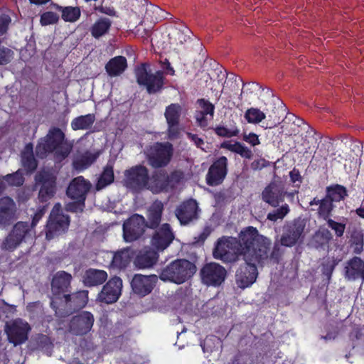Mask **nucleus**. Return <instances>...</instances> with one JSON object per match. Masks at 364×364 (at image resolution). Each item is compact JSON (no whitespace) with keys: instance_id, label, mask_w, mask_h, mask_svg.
Returning a JSON list of instances; mask_svg holds the SVG:
<instances>
[{"instance_id":"4d7b16f0","label":"nucleus","mask_w":364,"mask_h":364,"mask_svg":"<svg viewBox=\"0 0 364 364\" xmlns=\"http://www.w3.org/2000/svg\"><path fill=\"white\" fill-rule=\"evenodd\" d=\"M14 53L12 50L4 46H0V65L9 63L14 58Z\"/></svg>"},{"instance_id":"f704fd0d","label":"nucleus","mask_w":364,"mask_h":364,"mask_svg":"<svg viewBox=\"0 0 364 364\" xmlns=\"http://www.w3.org/2000/svg\"><path fill=\"white\" fill-rule=\"evenodd\" d=\"M50 6L57 11H61V18L65 22L74 23L81 16V11L78 6H62L52 1Z\"/></svg>"},{"instance_id":"473e14b6","label":"nucleus","mask_w":364,"mask_h":364,"mask_svg":"<svg viewBox=\"0 0 364 364\" xmlns=\"http://www.w3.org/2000/svg\"><path fill=\"white\" fill-rule=\"evenodd\" d=\"M105 68L109 76H119L127 68V58L122 55H117L114 58H112L106 63Z\"/></svg>"},{"instance_id":"a211bd4d","label":"nucleus","mask_w":364,"mask_h":364,"mask_svg":"<svg viewBox=\"0 0 364 364\" xmlns=\"http://www.w3.org/2000/svg\"><path fill=\"white\" fill-rule=\"evenodd\" d=\"M228 160L226 156H221L213 161L205 176L206 183L210 186L221 184L228 174Z\"/></svg>"},{"instance_id":"680f3d73","label":"nucleus","mask_w":364,"mask_h":364,"mask_svg":"<svg viewBox=\"0 0 364 364\" xmlns=\"http://www.w3.org/2000/svg\"><path fill=\"white\" fill-rule=\"evenodd\" d=\"M95 11L109 16H116L117 11L113 6H95L94 7Z\"/></svg>"},{"instance_id":"4c0bfd02","label":"nucleus","mask_w":364,"mask_h":364,"mask_svg":"<svg viewBox=\"0 0 364 364\" xmlns=\"http://www.w3.org/2000/svg\"><path fill=\"white\" fill-rule=\"evenodd\" d=\"M95 119L94 114L78 116L72 120L71 128L74 131L88 129L92 127Z\"/></svg>"},{"instance_id":"79ce46f5","label":"nucleus","mask_w":364,"mask_h":364,"mask_svg":"<svg viewBox=\"0 0 364 364\" xmlns=\"http://www.w3.org/2000/svg\"><path fill=\"white\" fill-rule=\"evenodd\" d=\"M98 156L99 153L86 151L79 159L75 161L74 166L76 168L85 169L95 162Z\"/></svg>"},{"instance_id":"ea45409f","label":"nucleus","mask_w":364,"mask_h":364,"mask_svg":"<svg viewBox=\"0 0 364 364\" xmlns=\"http://www.w3.org/2000/svg\"><path fill=\"white\" fill-rule=\"evenodd\" d=\"M326 196L332 203L343 200L347 196V191L345 187L341 185H334L326 188Z\"/></svg>"},{"instance_id":"e2e57ef3","label":"nucleus","mask_w":364,"mask_h":364,"mask_svg":"<svg viewBox=\"0 0 364 364\" xmlns=\"http://www.w3.org/2000/svg\"><path fill=\"white\" fill-rule=\"evenodd\" d=\"M270 165V162L264 159H259L253 161L251 164V168L254 171H259Z\"/></svg>"},{"instance_id":"2eb2a0df","label":"nucleus","mask_w":364,"mask_h":364,"mask_svg":"<svg viewBox=\"0 0 364 364\" xmlns=\"http://www.w3.org/2000/svg\"><path fill=\"white\" fill-rule=\"evenodd\" d=\"M37 185L40 186L38 200L41 203H46L56 193L57 176L49 171H40L36 176Z\"/></svg>"},{"instance_id":"6e6d98bb","label":"nucleus","mask_w":364,"mask_h":364,"mask_svg":"<svg viewBox=\"0 0 364 364\" xmlns=\"http://www.w3.org/2000/svg\"><path fill=\"white\" fill-rule=\"evenodd\" d=\"M75 201L69 202L65 205V210L71 213H82L85 207V200L73 199Z\"/></svg>"},{"instance_id":"09e8293b","label":"nucleus","mask_w":364,"mask_h":364,"mask_svg":"<svg viewBox=\"0 0 364 364\" xmlns=\"http://www.w3.org/2000/svg\"><path fill=\"white\" fill-rule=\"evenodd\" d=\"M289 212V208L288 205L284 204L281 205L277 209L269 212L267 215V219L272 222H276L278 220L283 219Z\"/></svg>"},{"instance_id":"dca6fc26","label":"nucleus","mask_w":364,"mask_h":364,"mask_svg":"<svg viewBox=\"0 0 364 364\" xmlns=\"http://www.w3.org/2000/svg\"><path fill=\"white\" fill-rule=\"evenodd\" d=\"M122 228L124 240L131 242L139 239L148 227L144 217L136 213L124 222Z\"/></svg>"},{"instance_id":"7c9ffc66","label":"nucleus","mask_w":364,"mask_h":364,"mask_svg":"<svg viewBox=\"0 0 364 364\" xmlns=\"http://www.w3.org/2000/svg\"><path fill=\"white\" fill-rule=\"evenodd\" d=\"M332 239V233L328 229L320 228L308 242V246L316 250H325Z\"/></svg>"},{"instance_id":"20e7f679","label":"nucleus","mask_w":364,"mask_h":364,"mask_svg":"<svg viewBox=\"0 0 364 364\" xmlns=\"http://www.w3.org/2000/svg\"><path fill=\"white\" fill-rule=\"evenodd\" d=\"M196 272V266L186 259H176L161 269L159 277L163 282L181 284Z\"/></svg>"},{"instance_id":"864d4df0","label":"nucleus","mask_w":364,"mask_h":364,"mask_svg":"<svg viewBox=\"0 0 364 364\" xmlns=\"http://www.w3.org/2000/svg\"><path fill=\"white\" fill-rule=\"evenodd\" d=\"M26 309L27 312L33 316H42L44 314L43 304L40 301L28 303Z\"/></svg>"},{"instance_id":"aec40b11","label":"nucleus","mask_w":364,"mask_h":364,"mask_svg":"<svg viewBox=\"0 0 364 364\" xmlns=\"http://www.w3.org/2000/svg\"><path fill=\"white\" fill-rule=\"evenodd\" d=\"M159 277L156 274L143 275L136 274L131 281L132 291L141 297L145 296L152 291Z\"/></svg>"},{"instance_id":"393cba45","label":"nucleus","mask_w":364,"mask_h":364,"mask_svg":"<svg viewBox=\"0 0 364 364\" xmlns=\"http://www.w3.org/2000/svg\"><path fill=\"white\" fill-rule=\"evenodd\" d=\"M90 188V181L85 180L83 176H77L74 178L69 183L66 194L71 199L86 200Z\"/></svg>"},{"instance_id":"052dcab7","label":"nucleus","mask_w":364,"mask_h":364,"mask_svg":"<svg viewBox=\"0 0 364 364\" xmlns=\"http://www.w3.org/2000/svg\"><path fill=\"white\" fill-rule=\"evenodd\" d=\"M242 140L252 146L260 144V141L257 134L253 132L249 134L244 133Z\"/></svg>"},{"instance_id":"774afa93","label":"nucleus","mask_w":364,"mask_h":364,"mask_svg":"<svg viewBox=\"0 0 364 364\" xmlns=\"http://www.w3.org/2000/svg\"><path fill=\"white\" fill-rule=\"evenodd\" d=\"M45 212H46V208L45 207L40 208H38L37 210V211L35 213V214H34V215L33 217L31 224L30 225L32 228L37 225L38 221L42 218V217L44 215Z\"/></svg>"},{"instance_id":"de8ad7c7","label":"nucleus","mask_w":364,"mask_h":364,"mask_svg":"<svg viewBox=\"0 0 364 364\" xmlns=\"http://www.w3.org/2000/svg\"><path fill=\"white\" fill-rule=\"evenodd\" d=\"M22 164L28 172L32 173L36 169L38 162L36 160L33 152L24 153L22 155Z\"/></svg>"},{"instance_id":"3c124183","label":"nucleus","mask_w":364,"mask_h":364,"mask_svg":"<svg viewBox=\"0 0 364 364\" xmlns=\"http://www.w3.org/2000/svg\"><path fill=\"white\" fill-rule=\"evenodd\" d=\"M59 16L53 11H45L40 17V23L43 26L56 24L59 21Z\"/></svg>"},{"instance_id":"4be33fe9","label":"nucleus","mask_w":364,"mask_h":364,"mask_svg":"<svg viewBox=\"0 0 364 364\" xmlns=\"http://www.w3.org/2000/svg\"><path fill=\"white\" fill-rule=\"evenodd\" d=\"M155 230L151 244L157 251H164L172 243L175 238L174 233L168 223H164Z\"/></svg>"},{"instance_id":"412c9836","label":"nucleus","mask_w":364,"mask_h":364,"mask_svg":"<svg viewBox=\"0 0 364 364\" xmlns=\"http://www.w3.org/2000/svg\"><path fill=\"white\" fill-rule=\"evenodd\" d=\"M122 288V280L115 276L103 286L98 294L97 300L107 304L115 303L121 295Z\"/></svg>"},{"instance_id":"f3484780","label":"nucleus","mask_w":364,"mask_h":364,"mask_svg":"<svg viewBox=\"0 0 364 364\" xmlns=\"http://www.w3.org/2000/svg\"><path fill=\"white\" fill-rule=\"evenodd\" d=\"M93 314L87 311H83L73 316L69 322V331L75 336H85L90 332L94 325Z\"/></svg>"},{"instance_id":"c756f323","label":"nucleus","mask_w":364,"mask_h":364,"mask_svg":"<svg viewBox=\"0 0 364 364\" xmlns=\"http://www.w3.org/2000/svg\"><path fill=\"white\" fill-rule=\"evenodd\" d=\"M159 253L151 248L140 250L134 259V264L138 269L152 267L158 261Z\"/></svg>"},{"instance_id":"37998d69","label":"nucleus","mask_w":364,"mask_h":364,"mask_svg":"<svg viewBox=\"0 0 364 364\" xmlns=\"http://www.w3.org/2000/svg\"><path fill=\"white\" fill-rule=\"evenodd\" d=\"M364 235L361 230H353L350 235V247L355 254L359 255L363 251Z\"/></svg>"},{"instance_id":"9b49d317","label":"nucleus","mask_w":364,"mask_h":364,"mask_svg":"<svg viewBox=\"0 0 364 364\" xmlns=\"http://www.w3.org/2000/svg\"><path fill=\"white\" fill-rule=\"evenodd\" d=\"M72 275L65 271H58L51 281L50 307L53 309L64 296L70 292Z\"/></svg>"},{"instance_id":"6e6552de","label":"nucleus","mask_w":364,"mask_h":364,"mask_svg":"<svg viewBox=\"0 0 364 364\" xmlns=\"http://www.w3.org/2000/svg\"><path fill=\"white\" fill-rule=\"evenodd\" d=\"M149 181L148 168L142 164H137L124 171L122 183L130 191L139 193L148 189Z\"/></svg>"},{"instance_id":"603ef678","label":"nucleus","mask_w":364,"mask_h":364,"mask_svg":"<svg viewBox=\"0 0 364 364\" xmlns=\"http://www.w3.org/2000/svg\"><path fill=\"white\" fill-rule=\"evenodd\" d=\"M214 132L219 136L230 138L237 136L240 133V130L237 127L228 129L224 126L219 125L214 128Z\"/></svg>"},{"instance_id":"f03ea898","label":"nucleus","mask_w":364,"mask_h":364,"mask_svg":"<svg viewBox=\"0 0 364 364\" xmlns=\"http://www.w3.org/2000/svg\"><path fill=\"white\" fill-rule=\"evenodd\" d=\"M72 146L65 142V136L58 127H51L48 134L38 140L36 146L38 158L46 159L49 154H53L55 160L62 161L70 154Z\"/></svg>"},{"instance_id":"8fccbe9b","label":"nucleus","mask_w":364,"mask_h":364,"mask_svg":"<svg viewBox=\"0 0 364 364\" xmlns=\"http://www.w3.org/2000/svg\"><path fill=\"white\" fill-rule=\"evenodd\" d=\"M3 178L9 186H21L24 182L23 173L20 170L13 173L7 174Z\"/></svg>"},{"instance_id":"bb28decb","label":"nucleus","mask_w":364,"mask_h":364,"mask_svg":"<svg viewBox=\"0 0 364 364\" xmlns=\"http://www.w3.org/2000/svg\"><path fill=\"white\" fill-rule=\"evenodd\" d=\"M16 212V203L9 197L0 198V228H5L10 225L15 219Z\"/></svg>"},{"instance_id":"b1692460","label":"nucleus","mask_w":364,"mask_h":364,"mask_svg":"<svg viewBox=\"0 0 364 364\" xmlns=\"http://www.w3.org/2000/svg\"><path fill=\"white\" fill-rule=\"evenodd\" d=\"M177 173L173 171L169 176L164 170L154 171L150 176L148 190L154 193H159L167 191L170 187L171 179L176 176Z\"/></svg>"},{"instance_id":"9d476101","label":"nucleus","mask_w":364,"mask_h":364,"mask_svg":"<svg viewBox=\"0 0 364 364\" xmlns=\"http://www.w3.org/2000/svg\"><path fill=\"white\" fill-rule=\"evenodd\" d=\"M31 330L30 324L21 318L6 321L4 326L7 340L14 346L24 343L28 339V333Z\"/></svg>"},{"instance_id":"ddd939ff","label":"nucleus","mask_w":364,"mask_h":364,"mask_svg":"<svg viewBox=\"0 0 364 364\" xmlns=\"http://www.w3.org/2000/svg\"><path fill=\"white\" fill-rule=\"evenodd\" d=\"M70 225V217L62 213L60 203H56L49 217L46 228V238L50 240L55 235L65 232Z\"/></svg>"},{"instance_id":"7ed1b4c3","label":"nucleus","mask_w":364,"mask_h":364,"mask_svg":"<svg viewBox=\"0 0 364 364\" xmlns=\"http://www.w3.org/2000/svg\"><path fill=\"white\" fill-rule=\"evenodd\" d=\"M267 246L265 245L262 237L254 244V247H250V253L253 255L255 259L252 261L244 259L245 262L236 271L235 280L240 288L245 289L255 283L258 275L257 265L263 267L267 259Z\"/></svg>"},{"instance_id":"bf43d9fd","label":"nucleus","mask_w":364,"mask_h":364,"mask_svg":"<svg viewBox=\"0 0 364 364\" xmlns=\"http://www.w3.org/2000/svg\"><path fill=\"white\" fill-rule=\"evenodd\" d=\"M243 145L239 141H235L234 144H231L230 141H224L221 144L220 147L239 154Z\"/></svg>"},{"instance_id":"69168bd1","label":"nucleus","mask_w":364,"mask_h":364,"mask_svg":"<svg viewBox=\"0 0 364 364\" xmlns=\"http://www.w3.org/2000/svg\"><path fill=\"white\" fill-rule=\"evenodd\" d=\"M186 136L188 139H190L192 142L194 143V144L198 147L201 149L202 150H204L203 148V146L204 145V140L199 137L198 134H193L191 132H187Z\"/></svg>"},{"instance_id":"e433bc0d","label":"nucleus","mask_w":364,"mask_h":364,"mask_svg":"<svg viewBox=\"0 0 364 364\" xmlns=\"http://www.w3.org/2000/svg\"><path fill=\"white\" fill-rule=\"evenodd\" d=\"M114 164L109 161L103 168L102 172L98 178L96 188L101 190L114 182Z\"/></svg>"},{"instance_id":"c03bdc74","label":"nucleus","mask_w":364,"mask_h":364,"mask_svg":"<svg viewBox=\"0 0 364 364\" xmlns=\"http://www.w3.org/2000/svg\"><path fill=\"white\" fill-rule=\"evenodd\" d=\"M341 261L340 258L328 257L321 264L322 274L326 277L328 282L331 280L335 267Z\"/></svg>"},{"instance_id":"a19ab883","label":"nucleus","mask_w":364,"mask_h":364,"mask_svg":"<svg viewBox=\"0 0 364 364\" xmlns=\"http://www.w3.org/2000/svg\"><path fill=\"white\" fill-rule=\"evenodd\" d=\"M259 237H262L264 240V242L265 245L267 246V259L265 260V264L268 262H272L273 264H278L282 255L281 248L279 245H274L272 248V252L269 253L271 242L269 240L267 237L259 235L258 233Z\"/></svg>"},{"instance_id":"72a5a7b5","label":"nucleus","mask_w":364,"mask_h":364,"mask_svg":"<svg viewBox=\"0 0 364 364\" xmlns=\"http://www.w3.org/2000/svg\"><path fill=\"white\" fill-rule=\"evenodd\" d=\"M107 279V273L105 270L90 268L85 272L84 284L87 287L102 284Z\"/></svg>"},{"instance_id":"58836bf2","label":"nucleus","mask_w":364,"mask_h":364,"mask_svg":"<svg viewBox=\"0 0 364 364\" xmlns=\"http://www.w3.org/2000/svg\"><path fill=\"white\" fill-rule=\"evenodd\" d=\"M181 106L178 103H172L166 107L164 117L167 124H179L181 114Z\"/></svg>"},{"instance_id":"338daca9","label":"nucleus","mask_w":364,"mask_h":364,"mask_svg":"<svg viewBox=\"0 0 364 364\" xmlns=\"http://www.w3.org/2000/svg\"><path fill=\"white\" fill-rule=\"evenodd\" d=\"M10 22L11 18L9 16L4 15L0 16V36L6 32Z\"/></svg>"},{"instance_id":"5701e85b","label":"nucleus","mask_w":364,"mask_h":364,"mask_svg":"<svg viewBox=\"0 0 364 364\" xmlns=\"http://www.w3.org/2000/svg\"><path fill=\"white\" fill-rule=\"evenodd\" d=\"M287 191L282 183L272 182L264 188L262 199L272 207L276 208L284 200Z\"/></svg>"},{"instance_id":"2f4dec72","label":"nucleus","mask_w":364,"mask_h":364,"mask_svg":"<svg viewBox=\"0 0 364 364\" xmlns=\"http://www.w3.org/2000/svg\"><path fill=\"white\" fill-rule=\"evenodd\" d=\"M164 204L161 200H156L152 203L147 210V227L150 229H156L159 227L161 221Z\"/></svg>"},{"instance_id":"0eeeda50","label":"nucleus","mask_w":364,"mask_h":364,"mask_svg":"<svg viewBox=\"0 0 364 364\" xmlns=\"http://www.w3.org/2000/svg\"><path fill=\"white\" fill-rule=\"evenodd\" d=\"M88 302V291L69 292L53 309L58 317L65 318L83 309Z\"/></svg>"},{"instance_id":"a878e982","label":"nucleus","mask_w":364,"mask_h":364,"mask_svg":"<svg viewBox=\"0 0 364 364\" xmlns=\"http://www.w3.org/2000/svg\"><path fill=\"white\" fill-rule=\"evenodd\" d=\"M196 104L200 109L195 112L196 123L200 128H205L208 125V120L213 119L215 105L205 98L198 99Z\"/></svg>"},{"instance_id":"c85d7f7f","label":"nucleus","mask_w":364,"mask_h":364,"mask_svg":"<svg viewBox=\"0 0 364 364\" xmlns=\"http://www.w3.org/2000/svg\"><path fill=\"white\" fill-rule=\"evenodd\" d=\"M134 256V251L130 247H125L112 252L109 267L114 269H125L130 264Z\"/></svg>"},{"instance_id":"6ab92c4d","label":"nucleus","mask_w":364,"mask_h":364,"mask_svg":"<svg viewBox=\"0 0 364 364\" xmlns=\"http://www.w3.org/2000/svg\"><path fill=\"white\" fill-rule=\"evenodd\" d=\"M200 209L195 199L190 198L181 203L175 210V215L180 224L188 225L199 218Z\"/></svg>"},{"instance_id":"a18cd8bd","label":"nucleus","mask_w":364,"mask_h":364,"mask_svg":"<svg viewBox=\"0 0 364 364\" xmlns=\"http://www.w3.org/2000/svg\"><path fill=\"white\" fill-rule=\"evenodd\" d=\"M333 207V203L326 196L323 199H321L318 210L319 217L322 218L325 220L329 219Z\"/></svg>"},{"instance_id":"423d86ee","label":"nucleus","mask_w":364,"mask_h":364,"mask_svg":"<svg viewBox=\"0 0 364 364\" xmlns=\"http://www.w3.org/2000/svg\"><path fill=\"white\" fill-rule=\"evenodd\" d=\"M149 165L153 168L167 166L173 155V146L168 141L154 142L144 152Z\"/></svg>"},{"instance_id":"4468645a","label":"nucleus","mask_w":364,"mask_h":364,"mask_svg":"<svg viewBox=\"0 0 364 364\" xmlns=\"http://www.w3.org/2000/svg\"><path fill=\"white\" fill-rule=\"evenodd\" d=\"M32 228L27 222H18L4 239L2 249L13 251L23 240L32 236Z\"/></svg>"},{"instance_id":"39448f33","label":"nucleus","mask_w":364,"mask_h":364,"mask_svg":"<svg viewBox=\"0 0 364 364\" xmlns=\"http://www.w3.org/2000/svg\"><path fill=\"white\" fill-rule=\"evenodd\" d=\"M316 139L311 127L301 118L297 117V152L301 154L300 161L306 164L311 161L314 152Z\"/></svg>"},{"instance_id":"5fc2aeb1","label":"nucleus","mask_w":364,"mask_h":364,"mask_svg":"<svg viewBox=\"0 0 364 364\" xmlns=\"http://www.w3.org/2000/svg\"><path fill=\"white\" fill-rule=\"evenodd\" d=\"M296 244V230H286L281 237V245L286 247H291Z\"/></svg>"},{"instance_id":"0e129e2a","label":"nucleus","mask_w":364,"mask_h":364,"mask_svg":"<svg viewBox=\"0 0 364 364\" xmlns=\"http://www.w3.org/2000/svg\"><path fill=\"white\" fill-rule=\"evenodd\" d=\"M168 124V129H167V137L170 140H173L179 136V129L178 125L179 124Z\"/></svg>"},{"instance_id":"49530a36","label":"nucleus","mask_w":364,"mask_h":364,"mask_svg":"<svg viewBox=\"0 0 364 364\" xmlns=\"http://www.w3.org/2000/svg\"><path fill=\"white\" fill-rule=\"evenodd\" d=\"M245 117L249 123H259L265 118V114L263 112L257 108H250L245 114Z\"/></svg>"},{"instance_id":"1a4fd4ad","label":"nucleus","mask_w":364,"mask_h":364,"mask_svg":"<svg viewBox=\"0 0 364 364\" xmlns=\"http://www.w3.org/2000/svg\"><path fill=\"white\" fill-rule=\"evenodd\" d=\"M135 76L138 85L145 87L149 95L158 93L164 87V73L157 70L153 73L147 70L146 63H142L135 69Z\"/></svg>"},{"instance_id":"f257e3e1","label":"nucleus","mask_w":364,"mask_h":364,"mask_svg":"<svg viewBox=\"0 0 364 364\" xmlns=\"http://www.w3.org/2000/svg\"><path fill=\"white\" fill-rule=\"evenodd\" d=\"M259 238L256 228L246 227L240 231L237 237L219 238L213 248V256L225 264L236 262L240 256H243L244 259L252 261L255 257L250 253V247H254V244L259 240Z\"/></svg>"},{"instance_id":"cd10ccee","label":"nucleus","mask_w":364,"mask_h":364,"mask_svg":"<svg viewBox=\"0 0 364 364\" xmlns=\"http://www.w3.org/2000/svg\"><path fill=\"white\" fill-rule=\"evenodd\" d=\"M344 276L348 280L364 281V260L357 256L349 259L344 267Z\"/></svg>"},{"instance_id":"13d9d810","label":"nucleus","mask_w":364,"mask_h":364,"mask_svg":"<svg viewBox=\"0 0 364 364\" xmlns=\"http://www.w3.org/2000/svg\"><path fill=\"white\" fill-rule=\"evenodd\" d=\"M326 221L328 227L335 231L336 237H341L343 235L346 224L336 222L331 218L326 220Z\"/></svg>"},{"instance_id":"f8f14e48","label":"nucleus","mask_w":364,"mask_h":364,"mask_svg":"<svg viewBox=\"0 0 364 364\" xmlns=\"http://www.w3.org/2000/svg\"><path fill=\"white\" fill-rule=\"evenodd\" d=\"M200 276L203 284L208 287H219L225 282L228 272L223 266L211 262L202 267Z\"/></svg>"},{"instance_id":"c9c22d12","label":"nucleus","mask_w":364,"mask_h":364,"mask_svg":"<svg viewBox=\"0 0 364 364\" xmlns=\"http://www.w3.org/2000/svg\"><path fill=\"white\" fill-rule=\"evenodd\" d=\"M112 24V21L109 18H99L90 28L91 36L95 39H99L109 33Z\"/></svg>"}]
</instances>
